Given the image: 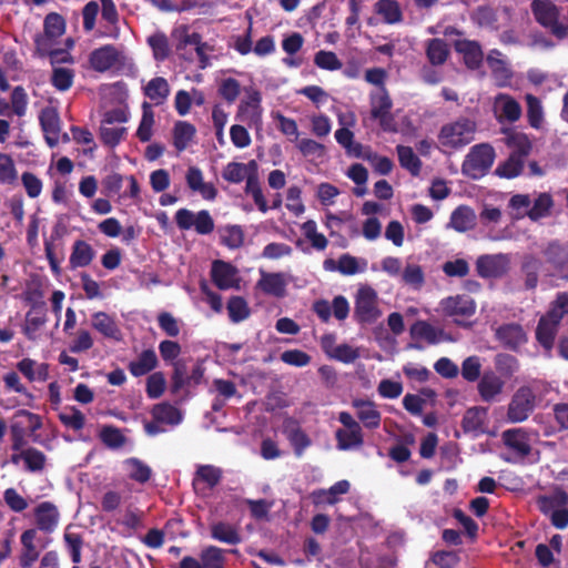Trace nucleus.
Returning a JSON list of instances; mask_svg holds the SVG:
<instances>
[{
	"mask_svg": "<svg viewBox=\"0 0 568 568\" xmlns=\"http://www.w3.org/2000/svg\"><path fill=\"white\" fill-rule=\"evenodd\" d=\"M530 9L536 22L558 41L568 39V21L560 20V8L550 0H532Z\"/></svg>",
	"mask_w": 568,
	"mask_h": 568,
	"instance_id": "f257e3e1",
	"label": "nucleus"
},
{
	"mask_svg": "<svg viewBox=\"0 0 568 568\" xmlns=\"http://www.w3.org/2000/svg\"><path fill=\"white\" fill-rule=\"evenodd\" d=\"M477 124L468 118L444 124L438 133V142L448 150H460L475 140Z\"/></svg>",
	"mask_w": 568,
	"mask_h": 568,
	"instance_id": "f03ea898",
	"label": "nucleus"
},
{
	"mask_svg": "<svg viewBox=\"0 0 568 568\" xmlns=\"http://www.w3.org/2000/svg\"><path fill=\"white\" fill-rule=\"evenodd\" d=\"M42 427V419L38 414L27 409H19L14 413L10 424L11 449L19 452L28 444L27 437L38 442L36 432Z\"/></svg>",
	"mask_w": 568,
	"mask_h": 568,
	"instance_id": "7ed1b4c3",
	"label": "nucleus"
},
{
	"mask_svg": "<svg viewBox=\"0 0 568 568\" xmlns=\"http://www.w3.org/2000/svg\"><path fill=\"white\" fill-rule=\"evenodd\" d=\"M495 158V149L489 143L476 144L465 156L462 163V173L471 180H479L489 172Z\"/></svg>",
	"mask_w": 568,
	"mask_h": 568,
	"instance_id": "20e7f679",
	"label": "nucleus"
},
{
	"mask_svg": "<svg viewBox=\"0 0 568 568\" xmlns=\"http://www.w3.org/2000/svg\"><path fill=\"white\" fill-rule=\"evenodd\" d=\"M381 314L376 291L368 285L359 287L355 296L354 320L359 324H372Z\"/></svg>",
	"mask_w": 568,
	"mask_h": 568,
	"instance_id": "39448f33",
	"label": "nucleus"
},
{
	"mask_svg": "<svg viewBox=\"0 0 568 568\" xmlns=\"http://www.w3.org/2000/svg\"><path fill=\"white\" fill-rule=\"evenodd\" d=\"M536 406V395L528 386L519 387L513 395L507 410V418L511 423L526 420Z\"/></svg>",
	"mask_w": 568,
	"mask_h": 568,
	"instance_id": "423d86ee",
	"label": "nucleus"
},
{
	"mask_svg": "<svg viewBox=\"0 0 568 568\" xmlns=\"http://www.w3.org/2000/svg\"><path fill=\"white\" fill-rule=\"evenodd\" d=\"M568 494L565 490H558L552 496H542L539 498L540 510L544 514L550 513V523L557 529H565L568 526Z\"/></svg>",
	"mask_w": 568,
	"mask_h": 568,
	"instance_id": "0eeeda50",
	"label": "nucleus"
},
{
	"mask_svg": "<svg viewBox=\"0 0 568 568\" xmlns=\"http://www.w3.org/2000/svg\"><path fill=\"white\" fill-rule=\"evenodd\" d=\"M178 227L187 231L194 227L195 232L201 235H207L214 231V221L207 210H201L194 214L189 209H180L174 216Z\"/></svg>",
	"mask_w": 568,
	"mask_h": 568,
	"instance_id": "6e6552de",
	"label": "nucleus"
},
{
	"mask_svg": "<svg viewBox=\"0 0 568 568\" xmlns=\"http://www.w3.org/2000/svg\"><path fill=\"white\" fill-rule=\"evenodd\" d=\"M510 268L507 254H485L476 261V272L481 278H501Z\"/></svg>",
	"mask_w": 568,
	"mask_h": 568,
	"instance_id": "1a4fd4ad",
	"label": "nucleus"
},
{
	"mask_svg": "<svg viewBox=\"0 0 568 568\" xmlns=\"http://www.w3.org/2000/svg\"><path fill=\"white\" fill-rule=\"evenodd\" d=\"M371 116L374 120L379 121L381 128L386 132L396 131L394 125V118L390 113L393 102L387 94L385 88H383V93L378 95H373L371 98Z\"/></svg>",
	"mask_w": 568,
	"mask_h": 568,
	"instance_id": "9d476101",
	"label": "nucleus"
},
{
	"mask_svg": "<svg viewBox=\"0 0 568 568\" xmlns=\"http://www.w3.org/2000/svg\"><path fill=\"white\" fill-rule=\"evenodd\" d=\"M39 122L44 133L47 144L50 148L57 146L61 131L58 110L53 106H45L40 112Z\"/></svg>",
	"mask_w": 568,
	"mask_h": 568,
	"instance_id": "9b49d317",
	"label": "nucleus"
},
{
	"mask_svg": "<svg viewBox=\"0 0 568 568\" xmlns=\"http://www.w3.org/2000/svg\"><path fill=\"white\" fill-rule=\"evenodd\" d=\"M120 61V51L113 44L94 49L89 55L90 67L97 72H105Z\"/></svg>",
	"mask_w": 568,
	"mask_h": 568,
	"instance_id": "f8f14e48",
	"label": "nucleus"
},
{
	"mask_svg": "<svg viewBox=\"0 0 568 568\" xmlns=\"http://www.w3.org/2000/svg\"><path fill=\"white\" fill-rule=\"evenodd\" d=\"M352 406L356 409V417L367 429H377L382 423V414L377 405L369 399L355 398Z\"/></svg>",
	"mask_w": 568,
	"mask_h": 568,
	"instance_id": "ddd939ff",
	"label": "nucleus"
},
{
	"mask_svg": "<svg viewBox=\"0 0 568 568\" xmlns=\"http://www.w3.org/2000/svg\"><path fill=\"white\" fill-rule=\"evenodd\" d=\"M504 387L505 381L493 371L484 372L477 385L479 396L486 403L494 402Z\"/></svg>",
	"mask_w": 568,
	"mask_h": 568,
	"instance_id": "4468645a",
	"label": "nucleus"
},
{
	"mask_svg": "<svg viewBox=\"0 0 568 568\" xmlns=\"http://www.w3.org/2000/svg\"><path fill=\"white\" fill-rule=\"evenodd\" d=\"M442 307L447 316L470 317L476 312L475 301L467 295H456L445 298Z\"/></svg>",
	"mask_w": 568,
	"mask_h": 568,
	"instance_id": "2eb2a0df",
	"label": "nucleus"
},
{
	"mask_svg": "<svg viewBox=\"0 0 568 568\" xmlns=\"http://www.w3.org/2000/svg\"><path fill=\"white\" fill-rule=\"evenodd\" d=\"M47 307L45 303L41 302L32 305L31 310L26 314V322L22 332L29 341H36L39 329L45 325Z\"/></svg>",
	"mask_w": 568,
	"mask_h": 568,
	"instance_id": "dca6fc26",
	"label": "nucleus"
},
{
	"mask_svg": "<svg viewBox=\"0 0 568 568\" xmlns=\"http://www.w3.org/2000/svg\"><path fill=\"white\" fill-rule=\"evenodd\" d=\"M237 270L227 262L216 260L212 263L211 278L220 290H227L234 286Z\"/></svg>",
	"mask_w": 568,
	"mask_h": 568,
	"instance_id": "f3484780",
	"label": "nucleus"
},
{
	"mask_svg": "<svg viewBox=\"0 0 568 568\" xmlns=\"http://www.w3.org/2000/svg\"><path fill=\"white\" fill-rule=\"evenodd\" d=\"M257 169L258 166L255 160H251L247 163L233 161L224 166L222 178L229 183L239 184L244 180L247 181L248 175L256 173Z\"/></svg>",
	"mask_w": 568,
	"mask_h": 568,
	"instance_id": "a211bd4d",
	"label": "nucleus"
},
{
	"mask_svg": "<svg viewBox=\"0 0 568 568\" xmlns=\"http://www.w3.org/2000/svg\"><path fill=\"white\" fill-rule=\"evenodd\" d=\"M541 252L546 263L555 271L561 272L568 267V247L558 240L548 242Z\"/></svg>",
	"mask_w": 568,
	"mask_h": 568,
	"instance_id": "6ab92c4d",
	"label": "nucleus"
},
{
	"mask_svg": "<svg viewBox=\"0 0 568 568\" xmlns=\"http://www.w3.org/2000/svg\"><path fill=\"white\" fill-rule=\"evenodd\" d=\"M37 527L45 532L55 529L59 521V511L54 504L42 501L34 508Z\"/></svg>",
	"mask_w": 568,
	"mask_h": 568,
	"instance_id": "aec40b11",
	"label": "nucleus"
},
{
	"mask_svg": "<svg viewBox=\"0 0 568 568\" xmlns=\"http://www.w3.org/2000/svg\"><path fill=\"white\" fill-rule=\"evenodd\" d=\"M159 365L156 353L152 348L143 349L139 356L128 364L130 374L141 377L153 372Z\"/></svg>",
	"mask_w": 568,
	"mask_h": 568,
	"instance_id": "412c9836",
	"label": "nucleus"
},
{
	"mask_svg": "<svg viewBox=\"0 0 568 568\" xmlns=\"http://www.w3.org/2000/svg\"><path fill=\"white\" fill-rule=\"evenodd\" d=\"M256 287L263 293L275 297H284L286 294V282L283 273H267L261 271V278Z\"/></svg>",
	"mask_w": 568,
	"mask_h": 568,
	"instance_id": "4be33fe9",
	"label": "nucleus"
},
{
	"mask_svg": "<svg viewBox=\"0 0 568 568\" xmlns=\"http://www.w3.org/2000/svg\"><path fill=\"white\" fill-rule=\"evenodd\" d=\"M95 257V251L90 243L84 240H77L72 245L69 257V267L77 270L89 266Z\"/></svg>",
	"mask_w": 568,
	"mask_h": 568,
	"instance_id": "5701e85b",
	"label": "nucleus"
},
{
	"mask_svg": "<svg viewBox=\"0 0 568 568\" xmlns=\"http://www.w3.org/2000/svg\"><path fill=\"white\" fill-rule=\"evenodd\" d=\"M37 537V530L30 528L24 530L20 536L22 550L19 556V566L21 568H30L39 558V551L34 545Z\"/></svg>",
	"mask_w": 568,
	"mask_h": 568,
	"instance_id": "b1692460",
	"label": "nucleus"
},
{
	"mask_svg": "<svg viewBox=\"0 0 568 568\" xmlns=\"http://www.w3.org/2000/svg\"><path fill=\"white\" fill-rule=\"evenodd\" d=\"M488 409L481 406L468 408L462 419V428L465 433L483 434L487 420Z\"/></svg>",
	"mask_w": 568,
	"mask_h": 568,
	"instance_id": "393cba45",
	"label": "nucleus"
},
{
	"mask_svg": "<svg viewBox=\"0 0 568 568\" xmlns=\"http://www.w3.org/2000/svg\"><path fill=\"white\" fill-rule=\"evenodd\" d=\"M503 133L506 135L505 143L514 151L510 153L525 160L532 150L531 141L524 132H518L513 129H504Z\"/></svg>",
	"mask_w": 568,
	"mask_h": 568,
	"instance_id": "a878e982",
	"label": "nucleus"
},
{
	"mask_svg": "<svg viewBox=\"0 0 568 568\" xmlns=\"http://www.w3.org/2000/svg\"><path fill=\"white\" fill-rule=\"evenodd\" d=\"M476 225V214L467 205L457 206L450 214L447 227H452L459 233H465Z\"/></svg>",
	"mask_w": 568,
	"mask_h": 568,
	"instance_id": "bb28decb",
	"label": "nucleus"
},
{
	"mask_svg": "<svg viewBox=\"0 0 568 568\" xmlns=\"http://www.w3.org/2000/svg\"><path fill=\"white\" fill-rule=\"evenodd\" d=\"M455 50L463 54L467 68L475 70L480 67L484 54L478 42L459 40L455 43Z\"/></svg>",
	"mask_w": 568,
	"mask_h": 568,
	"instance_id": "cd10ccee",
	"label": "nucleus"
},
{
	"mask_svg": "<svg viewBox=\"0 0 568 568\" xmlns=\"http://www.w3.org/2000/svg\"><path fill=\"white\" fill-rule=\"evenodd\" d=\"M497 338L508 348L516 349L526 342V334L519 324H504L496 332Z\"/></svg>",
	"mask_w": 568,
	"mask_h": 568,
	"instance_id": "c85d7f7f",
	"label": "nucleus"
},
{
	"mask_svg": "<svg viewBox=\"0 0 568 568\" xmlns=\"http://www.w3.org/2000/svg\"><path fill=\"white\" fill-rule=\"evenodd\" d=\"M504 444L516 452L519 456L526 457L531 452V446L529 444V438L520 428L517 429H507L503 433Z\"/></svg>",
	"mask_w": 568,
	"mask_h": 568,
	"instance_id": "c756f323",
	"label": "nucleus"
},
{
	"mask_svg": "<svg viewBox=\"0 0 568 568\" xmlns=\"http://www.w3.org/2000/svg\"><path fill=\"white\" fill-rule=\"evenodd\" d=\"M220 244L230 248L237 250L244 245L245 232L239 224H226L217 230Z\"/></svg>",
	"mask_w": 568,
	"mask_h": 568,
	"instance_id": "7c9ffc66",
	"label": "nucleus"
},
{
	"mask_svg": "<svg viewBox=\"0 0 568 568\" xmlns=\"http://www.w3.org/2000/svg\"><path fill=\"white\" fill-rule=\"evenodd\" d=\"M558 326L559 324H555L546 314L540 317L536 328V338L545 349L550 351L554 347Z\"/></svg>",
	"mask_w": 568,
	"mask_h": 568,
	"instance_id": "2f4dec72",
	"label": "nucleus"
},
{
	"mask_svg": "<svg viewBox=\"0 0 568 568\" xmlns=\"http://www.w3.org/2000/svg\"><path fill=\"white\" fill-rule=\"evenodd\" d=\"M211 537L227 545H237L242 541L237 528L225 521H217L210 527Z\"/></svg>",
	"mask_w": 568,
	"mask_h": 568,
	"instance_id": "473e14b6",
	"label": "nucleus"
},
{
	"mask_svg": "<svg viewBox=\"0 0 568 568\" xmlns=\"http://www.w3.org/2000/svg\"><path fill=\"white\" fill-rule=\"evenodd\" d=\"M143 93L155 105H161L170 94V85L163 77H155L143 88Z\"/></svg>",
	"mask_w": 568,
	"mask_h": 568,
	"instance_id": "72a5a7b5",
	"label": "nucleus"
},
{
	"mask_svg": "<svg viewBox=\"0 0 568 568\" xmlns=\"http://www.w3.org/2000/svg\"><path fill=\"white\" fill-rule=\"evenodd\" d=\"M335 438L339 450L358 448L364 444L362 427L348 429L338 428L335 432Z\"/></svg>",
	"mask_w": 568,
	"mask_h": 568,
	"instance_id": "f704fd0d",
	"label": "nucleus"
},
{
	"mask_svg": "<svg viewBox=\"0 0 568 568\" xmlns=\"http://www.w3.org/2000/svg\"><path fill=\"white\" fill-rule=\"evenodd\" d=\"M151 415L154 420L172 426L182 422L181 410L166 402L155 404L151 409Z\"/></svg>",
	"mask_w": 568,
	"mask_h": 568,
	"instance_id": "c9c22d12",
	"label": "nucleus"
},
{
	"mask_svg": "<svg viewBox=\"0 0 568 568\" xmlns=\"http://www.w3.org/2000/svg\"><path fill=\"white\" fill-rule=\"evenodd\" d=\"M541 262L532 256L526 255L521 263V272L524 273V287L526 291H535L539 282V270Z\"/></svg>",
	"mask_w": 568,
	"mask_h": 568,
	"instance_id": "e433bc0d",
	"label": "nucleus"
},
{
	"mask_svg": "<svg viewBox=\"0 0 568 568\" xmlns=\"http://www.w3.org/2000/svg\"><path fill=\"white\" fill-rule=\"evenodd\" d=\"M92 326L108 338H120L121 333L115 321L105 312H97L92 315Z\"/></svg>",
	"mask_w": 568,
	"mask_h": 568,
	"instance_id": "4c0bfd02",
	"label": "nucleus"
},
{
	"mask_svg": "<svg viewBox=\"0 0 568 568\" xmlns=\"http://www.w3.org/2000/svg\"><path fill=\"white\" fill-rule=\"evenodd\" d=\"M449 55V48L445 40L429 39L426 43V57L432 65H442Z\"/></svg>",
	"mask_w": 568,
	"mask_h": 568,
	"instance_id": "58836bf2",
	"label": "nucleus"
},
{
	"mask_svg": "<svg viewBox=\"0 0 568 568\" xmlns=\"http://www.w3.org/2000/svg\"><path fill=\"white\" fill-rule=\"evenodd\" d=\"M399 164L403 169L407 170L413 176H418L422 170V161L414 153L413 149L407 145L398 144L396 146Z\"/></svg>",
	"mask_w": 568,
	"mask_h": 568,
	"instance_id": "ea45409f",
	"label": "nucleus"
},
{
	"mask_svg": "<svg viewBox=\"0 0 568 568\" xmlns=\"http://www.w3.org/2000/svg\"><path fill=\"white\" fill-rule=\"evenodd\" d=\"M129 477L139 483L145 484L152 476V469L149 465L136 457H130L124 460Z\"/></svg>",
	"mask_w": 568,
	"mask_h": 568,
	"instance_id": "a19ab883",
	"label": "nucleus"
},
{
	"mask_svg": "<svg viewBox=\"0 0 568 568\" xmlns=\"http://www.w3.org/2000/svg\"><path fill=\"white\" fill-rule=\"evenodd\" d=\"M195 126L185 121H179L173 129V144L181 152L184 151L195 135Z\"/></svg>",
	"mask_w": 568,
	"mask_h": 568,
	"instance_id": "79ce46f5",
	"label": "nucleus"
},
{
	"mask_svg": "<svg viewBox=\"0 0 568 568\" xmlns=\"http://www.w3.org/2000/svg\"><path fill=\"white\" fill-rule=\"evenodd\" d=\"M409 333L414 339H424L428 344H437L439 342L438 335H442L443 331H437L426 321H417L410 326Z\"/></svg>",
	"mask_w": 568,
	"mask_h": 568,
	"instance_id": "37998d69",
	"label": "nucleus"
},
{
	"mask_svg": "<svg viewBox=\"0 0 568 568\" xmlns=\"http://www.w3.org/2000/svg\"><path fill=\"white\" fill-rule=\"evenodd\" d=\"M375 11L381 14L388 24L398 23L403 19L399 4L395 0H378L375 4Z\"/></svg>",
	"mask_w": 568,
	"mask_h": 568,
	"instance_id": "c03bdc74",
	"label": "nucleus"
},
{
	"mask_svg": "<svg viewBox=\"0 0 568 568\" xmlns=\"http://www.w3.org/2000/svg\"><path fill=\"white\" fill-rule=\"evenodd\" d=\"M366 267L367 261L364 258L359 261L357 257L348 253H344L338 257L337 268L342 275L352 276L357 273H363L366 271Z\"/></svg>",
	"mask_w": 568,
	"mask_h": 568,
	"instance_id": "a18cd8bd",
	"label": "nucleus"
},
{
	"mask_svg": "<svg viewBox=\"0 0 568 568\" xmlns=\"http://www.w3.org/2000/svg\"><path fill=\"white\" fill-rule=\"evenodd\" d=\"M229 317L233 323H240L250 317L251 310L242 296H232L226 304Z\"/></svg>",
	"mask_w": 568,
	"mask_h": 568,
	"instance_id": "49530a36",
	"label": "nucleus"
},
{
	"mask_svg": "<svg viewBox=\"0 0 568 568\" xmlns=\"http://www.w3.org/2000/svg\"><path fill=\"white\" fill-rule=\"evenodd\" d=\"M496 372L501 378H510L519 368L518 359L510 354L499 353L494 358Z\"/></svg>",
	"mask_w": 568,
	"mask_h": 568,
	"instance_id": "de8ad7c7",
	"label": "nucleus"
},
{
	"mask_svg": "<svg viewBox=\"0 0 568 568\" xmlns=\"http://www.w3.org/2000/svg\"><path fill=\"white\" fill-rule=\"evenodd\" d=\"M527 121L534 129H540L544 122V110L540 100L534 94H526Z\"/></svg>",
	"mask_w": 568,
	"mask_h": 568,
	"instance_id": "09e8293b",
	"label": "nucleus"
},
{
	"mask_svg": "<svg viewBox=\"0 0 568 568\" xmlns=\"http://www.w3.org/2000/svg\"><path fill=\"white\" fill-rule=\"evenodd\" d=\"M555 324H560L561 320L568 315V292H558L555 300L550 303L546 313Z\"/></svg>",
	"mask_w": 568,
	"mask_h": 568,
	"instance_id": "8fccbe9b",
	"label": "nucleus"
},
{
	"mask_svg": "<svg viewBox=\"0 0 568 568\" xmlns=\"http://www.w3.org/2000/svg\"><path fill=\"white\" fill-rule=\"evenodd\" d=\"M525 160L518 158L517 155L510 154L508 159L500 163L495 173L505 179H514L521 174L524 170Z\"/></svg>",
	"mask_w": 568,
	"mask_h": 568,
	"instance_id": "3c124183",
	"label": "nucleus"
},
{
	"mask_svg": "<svg viewBox=\"0 0 568 568\" xmlns=\"http://www.w3.org/2000/svg\"><path fill=\"white\" fill-rule=\"evenodd\" d=\"M245 193L252 195L254 203L262 213H266L268 211L270 206L267 205L260 185L257 172L253 175H248L245 184Z\"/></svg>",
	"mask_w": 568,
	"mask_h": 568,
	"instance_id": "603ef678",
	"label": "nucleus"
},
{
	"mask_svg": "<svg viewBox=\"0 0 568 568\" xmlns=\"http://www.w3.org/2000/svg\"><path fill=\"white\" fill-rule=\"evenodd\" d=\"M223 471L213 465H201L195 471L194 480H201L207 485L210 489L217 486L222 479Z\"/></svg>",
	"mask_w": 568,
	"mask_h": 568,
	"instance_id": "864d4df0",
	"label": "nucleus"
},
{
	"mask_svg": "<svg viewBox=\"0 0 568 568\" xmlns=\"http://www.w3.org/2000/svg\"><path fill=\"white\" fill-rule=\"evenodd\" d=\"M552 205L554 201L551 195L548 193H540L535 200L534 205L527 212V216L531 221H538L550 213Z\"/></svg>",
	"mask_w": 568,
	"mask_h": 568,
	"instance_id": "5fc2aeb1",
	"label": "nucleus"
},
{
	"mask_svg": "<svg viewBox=\"0 0 568 568\" xmlns=\"http://www.w3.org/2000/svg\"><path fill=\"white\" fill-rule=\"evenodd\" d=\"M287 439L293 446L294 453L301 457L304 450L311 445L307 434L297 425L293 428H286Z\"/></svg>",
	"mask_w": 568,
	"mask_h": 568,
	"instance_id": "6e6d98bb",
	"label": "nucleus"
},
{
	"mask_svg": "<svg viewBox=\"0 0 568 568\" xmlns=\"http://www.w3.org/2000/svg\"><path fill=\"white\" fill-rule=\"evenodd\" d=\"M125 134L126 128L124 126H110L109 124H101L100 126V140L109 148L119 145Z\"/></svg>",
	"mask_w": 568,
	"mask_h": 568,
	"instance_id": "4d7b16f0",
	"label": "nucleus"
},
{
	"mask_svg": "<svg viewBox=\"0 0 568 568\" xmlns=\"http://www.w3.org/2000/svg\"><path fill=\"white\" fill-rule=\"evenodd\" d=\"M143 113L136 130V136L141 142H149L152 138V126L154 124V114L151 105L144 102L142 105Z\"/></svg>",
	"mask_w": 568,
	"mask_h": 568,
	"instance_id": "13d9d810",
	"label": "nucleus"
},
{
	"mask_svg": "<svg viewBox=\"0 0 568 568\" xmlns=\"http://www.w3.org/2000/svg\"><path fill=\"white\" fill-rule=\"evenodd\" d=\"M23 462L28 471L39 473L45 467L47 456L41 450L29 447L23 450Z\"/></svg>",
	"mask_w": 568,
	"mask_h": 568,
	"instance_id": "bf43d9fd",
	"label": "nucleus"
},
{
	"mask_svg": "<svg viewBox=\"0 0 568 568\" xmlns=\"http://www.w3.org/2000/svg\"><path fill=\"white\" fill-rule=\"evenodd\" d=\"M74 71L69 68H53L51 75V84L61 92L68 91L74 80Z\"/></svg>",
	"mask_w": 568,
	"mask_h": 568,
	"instance_id": "052dcab7",
	"label": "nucleus"
},
{
	"mask_svg": "<svg viewBox=\"0 0 568 568\" xmlns=\"http://www.w3.org/2000/svg\"><path fill=\"white\" fill-rule=\"evenodd\" d=\"M100 439L106 447L112 449L122 447L126 442L122 432L112 425H106L101 429Z\"/></svg>",
	"mask_w": 568,
	"mask_h": 568,
	"instance_id": "680f3d73",
	"label": "nucleus"
},
{
	"mask_svg": "<svg viewBox=\"0 0 568 568\" xmlns=\"http://www.w3.org/2000/svg\"><path fill=\"white\" fill-rule=\"evenodd\" d=\"M314 64L322 69L327 71H337L342 69L343 63L338 59L335 52L333 51H326V50H320L314 55Z\"/></svg>",
	"mask_w": 568,
	"mask_h": 568,
	"instance_id": "e2e57ef3",
	"label": "nucleus"
},
{
	"mask_svg": "<svg viewBox=\"0 0 568 568\" xmlns=\"http://www.w3.org/2000/svg\"><path fill=\"white\" fill-rule=\"evenodd\" d=\"M43 32L58 39L61 38L65 32L64 18L57 12L47 14L43 21Z\"/></svg>",
	"mask_w": 568,
	"mask_h": 568,
	"instance_id": "0e129e2a",
	"label": "nucleus"
},
{
	"mask_svg": "<svg viewBox=\"0 0 568 568\" xmlns=\"http://www.w3.org/2000/svg\"><path fill=\"white\" fill-rule=\"evenodd\" d=\"M58 38L49 36L48 33H37L34 36V54L39 58H49V55L54 51V47L58 43Z\"/></svg>",
	"mask_w": 568,
	"mask_h": 568,
	"instance_id": "69168bd1",
	"label": "nucleus"
},
{
	"mask_svg": "<svg viewBox=\"0 0 568 568\" xmlns=\"http://www.w3.org/2000/svg\"><path fill=\"white\" fill-rule=\"evenodd\" d=\"M166 387V379L162 372H154L146 379V395L151 399L160 398Z\"/></svg>",
	"mask_w": 568,
	"mask_h": 568,
	"instance_id": "338daca9",
	"label": "nucleus"
},
{
	"mask_svg": "<svg viewBox=\"0 0 568 568\" xmlns=\"http://www.w3.org/2000/svg\"><path fill=\"white\" fill-rule=\"evenodd\" d=\"M217 92L229 104H232L241 93V84L234 78H225L221 80Z\"/></svg>",
	"mask_w": 568,
	"mask_h": 568,
	"instance_id": "774afa93",
	"label": "nucleus"
}]
</instances>
